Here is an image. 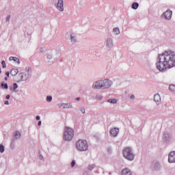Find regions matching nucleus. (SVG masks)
<instances>
[{
  "mask_svg": "<svg viewBox=\"0 0 175 175\" xmlns=\"http://www.w3.org/2000/svg\"><path fill=\"white\" fill-rule=\"evenodd\" d=\"M172 13V10H167L162 14V17H164L165 20H170Z\"/></svg>",
  "mask_w": 175,
  "mask_h": 175,
  "instance_id": "obj_11",
  "label": "nucleus"
},
{
  "mask_svg": "<svg viewBox=\"0 0 175 175\" xmlns=\"http://www.w3.org/2000/svg\"><path fill=\"white\" fill-rule=\"evenodd\" d=\"M1 87H2V88H3L4 90H8V88H9V85H8V83H5L3 82L1 83Z\"/></svg>",
  "mask_w": 175,
  "mask_h": 175,
  "instance_id": "obj_28",
  "label": "nucleus"
},
{
  "mask_svg": "<svg viewBox=\"0 0 175 175\" xmlns=\"http://www.w3.org/2000/svg\"><path fill=\"white\" fill-rule=\"evenodd\" d=\"M17 88H18V85H17V83H14L13 84V92L15 93L18 92V90H17Z\"/></svg>",
  "mask_w": 175,
  "mask_h": 175,
  "instance_id": "obj_24",
  "label": "nucleus"
},
{
  "mask_svg": "<svg viewBox=\"0 0 175 175\" xmlns=\"http://www.w3.org/2000/svg\"><path fill=\"white\" fill-rule=\"evenodd\" d=\"M56 9L59 12H64V0H57V3L55 5Z\"/></svg>",
  "mask_w": 175,
  "mask_h": 175,
  "instance_id": "obj_8",
  "label": "nucleus"
},
{
  "mask_svg": "<svg viewBox=\"0 0 175 175\" xmlns=\"http://www.w3.org/2000/svg\"><path fill=\"white\" fill-rule=\"evenodd\" d=\"M1 73H2V70H1V68H0V75H1Z\"/></svg>",
  "mask_w": 175,
  "mask_h": 175,
  "instance_id": "obj_49",
  "label": "nucleus"
},
{
  "mask_svg": "<svg viewBox=\"0 0 175 175\" xmlns=\"http://www.w3.org/2000/svg\"><path fill=\"white\" fill-rule=\"evenodd\" d=\"M9 60L10 61H14V62H16L17 64H18V65L20 64V59H18L16 57H12L11 56V57H10Z\"/></svg>",
  "mask_w": 175,
  "mask_h": 175,
  "instance_id": "obj_20",
  "label": "nucleus"
},
{
  "mask_svg": "<svg viewBox=\"0 0 175 175\" xmlns=\"http://www.w3.org/2000/svg\"><path fill=\"white\" fill-rule=\"evenodd\" d=\"M5 75H6L7 77H9V76H10V72L9 71H7L5 72Z\"/></svg>",
  "mask_w": 175,
  "mask_h": 175,
  "instance_id": "obj_39",
  "label": "nucleus"
},
{
  "mask_svg": "<svg viewBox=\"0 0 175 175\" xmlns=\"http://www.w3.org/2000/svg\"><path fill=\"white\" fill-rule=\"evenodd\" d=\"M108 152H109V154L111 152V148H108Z\"/></svg>",
  "mask_w": 175,
  "mask_h": 175,
  "instance_id": "obj_43",
  "label": "nucleus"
},
{
  "mask_svg": "<svg viewBox=\"0 0 175 175\" xmlns=\"http://www.w3.org/2000/svg\"><path fill=\"white\" fill-rule=\"evenodd\" d=\"M107 102L109 103L116 104V103H117V99H116V98L109 99L107 100Z\"/></svg>",
  "mask_w": 175,
  "mask_h": 175,
  "instance_id": "obj_31",
  "label": "nucleus"
},
{
  "mask_svg": "<svg viewBox=\"0 0 175 175\" xmlns=\"http://www.w3.org/2000/svg\"><path fill=\"white\" fill-rule=\"evenodd\" d=\"M60 107L62 109H73V105L70 103H62Z\"/></svg>",
  "mask_w": 175,
  "mask_h": 175,
  "instance_id": "obj_16",
  "label": "nucleus"
},
{
  "mask_svg": "<svg viewBox=\"0 0 175 175\" xmlns=\"http://www.w3.org/2000/svg\"><path fill=\"white\" fill-rule=\"evenodd\" d=\"M169 163H175V151L170 152L168 154Z\"/></svg>",
  "mask_w": 175,
  "mask_h": 175,
  "instance_id": "obj_10",
  "label": "nucleus"
},
{
  "mask_svg": "<svg viewBox=\"0 0 175 175\" xmlns=\"http://www.w3.org/2000/svg\"><path fill=\"white\" fill-rule=\"evenodd\" d=\"M10 18H11V16L10 15H8L6 18V23H9V21H10Z\"/></svg>",
  "mask_w": 175,
  "mask_h": 175,
  "instance_id": "obj_37",
  "label": "nucleus"
},
{
  "mask_svg": "<svg viewBox=\"0 0 175 175\" xmlns=\"http://www.w3.org/2000/svg\"><path fill=\"white\" fill-rule=\"evenodd\" d=\"M96 98L98 100H102V96H96Z\"/></svg>",
  "mask_w": 175,
  "mask_h": 175,
  "instance_id": "obj_38",
  "label": "nucleus"
},
{
  "mask_svg": "<svg viewBox=\"0 0 175 175\" xmlns=\"http://www.w3.org/2000/svg\"><path fill=\"white\" fill-rule=\"evenodd\" d=\"M75 146L77 147V150L81 152L88 150V142H87V140L79 139L76 142Z\"/></svg>",
  "mask_w": 175,
  "mask_h": 175,
  "instance_id": "obj_4",
  "label": "nucleus"
},
{
  "mask_svg": "<svg viewBox=\"0 0 175 175\" xmlns=\"http://www.w3.org/2000/svg\"><path fill=\"white\" fill-rule=\"evenodd\" d=\"M14 137L16 139H20L21 137V133L20 131H15L14 133Z\"/></svg>",
  "mask_w": 175,
  "mask_h": 175,
  "instance_id": "obj_22",
  "label": "nucleus"
},
{
  "mask_svg": "<svg viewBox=\"0 0 175 175\" xmlns=\"http://www.w3.org/2000/svg\"><path fill=\"white\" fill-rule=\"evenodd\" d=\"M0 152H5V146L2 144H0Z\"/></svg>",
  "mask_w": 175,
  "mask_h": 175,
  "instance_id": "obj_32",
  "label": "nucleus"
},
{
  "mask_svg": "<svg viewBox=\"0 0 175 175\" xmlns=\"http://www.w3.org/2000/svg\"><path fill=\"white\" fill-rule=\"evenodd\" d=\"M157 69L159 72H166L175 66V53L173 51H165L159 55L156 63Z\"/></svg>",
  "mask_w": 175,
  "mask_h": 175,
  "instance_id": "obj_1",
  "label": "nucleus"
},
{
  "mask_svg": "<svg viewBox=\"0 0 175 175\" xmlns=\"http://www.w3.org/2000/svg\"><path fill=\"white\" fill-rule=\"evenodd\" d=\"M25 72H22L18 74V77H20V79L17 81V83H21V81H27V80L32 77V69L31 67H26Z\"/></svg>",
  "mask_w": 175,
  "mask_h": 175,
  "instance_id": "obj_2",
  "label": "nucleus"
},
{
  "mask_svg": "<svg viewBox=\"0 0 175 175\" xmlns=\"http://www.w3.org/2000/svg\"><path fill=\"white\" fill-rule=\"evenodd\" d=\"M36 120L37 121H39V120H40V116H37L36 117Z\"/></svg>",
  "mask_w": 175,
  "mask_h": 175,
  "instance_id": "obj_40",
  "label": "nucleus"
},
{
  "mask_svg": "<svg viewBox=\"0 0 175 175\" xmlns=\"http://www.w3.org/2000/svg\"><path fill=\"white\" fill-rule=\"evenodd\" d=\"M131 98V99H135V95H131V96L130 97Z\"/></svg>",
  "mask_w": 175,
  "mask_h": 175,
  "instance_id": "obj_44",
  "label": "nucleus"
},
{
  "mask_svg": "<svg viewBox=\"0 0 175 175\" xmlns=\"http://www.w3.org/2000/svg\"><path fill=\"white\" fill-rule=\"evenodd\" d=\"M40 125H42V121L38 122V126H40Z\"/></svg>",
  "mask_w": 175,
  "mask_h": 175,
  "instance_id": "obj_45",
  "label": "nucleus"
},
{
  "mask_svg": "<svg viewBox=\"0 0 175 175\" xmlns=\"http://www.w3.org/2000/svg\"><path fill=\"white\" fill-rule=\"evenodd\" d=\"M70 40L71 44H76V43H77V36L75 34V33L70 34Z\"/></svg>",
  "mask_w": 175,
  "mask_h": 175,
  "instance_id": "obj_13",
  "label": "nucleus"
},
{
  "mask_svg": "<svg viewBox=\"0 0 175 175\" xmlns=\"http://www.w3.org/2000/svg\"><path fill=\"white\" fill-rule=\"evenodd\" d=\"M14 139H11V143H10V148L11 150H14L16 148V145L14 144Z\"/></svg>",
  "mask_w": 175,
  "mask_h": 175,
  "instance_id": "obj_26",
  "label": "nucleus"
},
{
  "mask_svg": "<svg viewBox=\"0 0 175 175\" xmlns=\"http://www.w3.org/2000/svg\"><path fill=\"white\" fill-rule=\"evenodd\" d=\"M75 136V130L70 127L64 128L63 139L65 142H70Z\"/></svg>",
  "mask_w": 175,
  "mask_h": 175,
  "instance_id": "obj_3",
  "label": "nucleus"
},
{
  "mask_svg": "<svg viewBox=\"0 0 175 175\" xmlns=\"http://www.w3.org/2000/svg\"><path fill=\"white\" fill-rule=\"evenodd\" d=\"M2 68H6V63L5 62V60H3L1 62Z\"/></svg>",
  "mask_w": 175,
  "mask_h": 175,
  "instance_id": "obj_35",
  "label": "nucleus"
},
{
  "mask_svg": "<svg viewBox=\"0 0 175 175\" xmlns=\"http://www.w3.org/2000/svg\"><path fill=\"white\" fill-rule=\"evenodd\" d=\"M132 9H134V10H136L137 8H139V4L137 3H133L131 6Z\"/></svg>",
  "mask_w": 175,
  "mask_h": 175,
  "instance_id": "obj_30",
  "label": "nucleus"
},
{
  "mask_svg": "<svg viewBox=\"0 0 175 175\" xmlns=\"http://www.w3.org/2000/svg\"><path fill=\"white\" fill-rule=\"evenodd\" d=\"M76 165V161L73 160L71 162V167H75V166Z\"/></svg>",
  "mask_w": 175,
  "mask_h": 175,
  "instance_id": "obj_36",
  "label": "nucleus"
},
{
  "mask_svg": "<svg viewBox=\"0 0 175 175\" xmlns=\"http://www.w3.org/2000/svg\"><path fill=\"white\" fill-rule=\"evenodd\" d=\"M123 157L128 161H133L135 159V154L132 148L127 147L123 150Z\"/></svg>",
  "mask_w": 175,
  "mask_h": 175,
  "instance_id": "obj_5",
  "label": "nucleus"
},
{
  "mask_svg": "<svg viewBox=\"0 0 175 175\" xmlns=\"http://www.w3.org/2000/svg\"><path fill=\"white\" fill-rule=\"evenodd\" d=\"M113 46V38H107L106 40V47L107 49H111Z\"/></svg>",
  "mask_w": 175,
  "mask_h": 175,
  "instance_id": "obj_14",
  "label": "nucleus"
},
{
  "mask_svg": "<svg viewBox=\"0 0 175 175\" xmlns=\"http://www.w3.org/2000/svg\"><path fill=\"white\" fill-rule=\"evenodd\" d=\"M46 51H47V49H46V47L40 48V54H44Z\"/></svg>",
  "mask_w": 175,
  "mask_h": 175,
  "instance_id": "obj_27",
  "label": "nucleus"
},
{
  "mask_svg": "<svg viewBox=\"0 0 175 175\" xmlns=\"http://www.w3.org/2000/svg\"><path fill=\"white\" fill-rule=\"evenodd\" d=\"M81 112L82 113V114H85V108L81 107L79 108Z\"/></svg>",
  "mask_w": 175,
  "mask_h": 175,
  "instance_id": "obj_34",
  "label": "nucleus"
},
{
  "mask_svg": "<svg viewBox=\"0 0 175 175\" xmlns=\"http://www.w3.org/2000/svg\"><path fill=\"white\" fill-rule=\"evenodd\" d=\"M94 90H103V80L96 81L92 84Z\"/></svg>",
  "mask_w": 175,
  "mask_h": 175,
  "instance_id": "obj_6",
  "label": "nucleus"
},
{
  "mask_svg": "<svg viewBox=\"0 0 175 175\" xmlns=\"http://www.w3.org/2000/svg\"><path fill=\"white\" fill-rule=\"evenodd\" d=\"M5 99H10V95L8 94L6 96H5Z\"/></svg>",
  "mask_w": 175,
  "mask_h": 175,
  "instance_id": "obj_41",
  "label": "nucleus"
},
{
  "mask_svg": "<svg viewBox=\"0 0 175 175\" xmlns=\"http://www.w3.org/2000/svg\"><path fill=\"white\" fill-rule=\"evenodd\" d=\"M118 132H120V130L118 128H113L111 130L110 133L113 137H117Z\"/></svg>",
  "mask_w": 175,
  "mask_h": 175,
  "instance_id": "obj_17",
  "label": "nucleus"
},
{
  "mask_svg": "<svg viewBox=\"0 0 175 175\" xmlns=\"http://www.w3.org/2000/svg\"><path fill=\"white\" fill-rule=\"evenodd\" d=\"M169 90L173 94H175V85H170Z\"/></svg>",
  "mask_w": 175,
  "mask_h": 175,
  "instance_id": "obj_25",
  "label": "nucleus"
},
{
  "mask_svg": "<svg viewBox=\"0 0 175 175\" xmlns=\"http://www.w3.org/2000/svg\"><path fill=\"white\" fill-rule=\"evenodd\" d=\"M53 57H54L53 52H51V53H48V55L46 56V61L50 65L54 64V60L53 59Z\"/></svg>",
  "mask_w": 175,
  "mask_h": 175,
  "instance_id": "obj_12",
  "label": "nucleus"
},
{
  "mask_svg": "<svg viewBox=\"0 0 175 175\" xmlns=\"http://www.w3.org/2000/svg\"><path fill=\"white\" fill-rule=\"evenodd\" d=\"M94 167H95V165L89 164L87 167V169H88V170H89V172H92V170H94Z\"/></svg>",
  "mask_w": 175,
  "mask_h": 175,
  "instance_id": "obj_23",
  "label": "nucleus"
},
{
  "mask_svg": "<svg viewBox=\"0 0 175 175\" xmlns=\"http://www.w3.org/2000/svg\"><path fill=\"white\" fill-rule=\"evenodd\" d=\"M163 142H165V143H170V142H172V134L168 132H165L163 133Z\"/></svg>",
  "mask_w": 175,
  "mask_h": 175,
  "instance_id": "obj_9",
  "label": "nucleus"
},
{
  "mask_svg": "<svg viewBox=\"0 0 175 175\" xmlns=\"http://www.w3.org/2000/svg\"><path fill=\"white\" fill-rule=\"evenodd\" d=\"M4 80H5V81H8V77H5L4 78Z\"/></svg>",
  "mask_w": 175,
  "mask_h": 175,
  "instance_id": "obj_47",
  "label": "nucleus"
},
{
  "mask_svg": "<svg viewBox=\"0 0 175 175\" xmlns=\"http://www.w3.org/2000/svg\"><path fill=\"white\" fill-rule=\"evenodd\" d=\"M113 85V81L110 79H103V90H107Z\"/></svg>",
  "mask_w": 175,
  "mask_h": 175,
  "instance_id": "obj_7",
  "label": "nucleus"
},
{
  "mask_svg": "<svg viewBox=\"0 0 175 175\" xmlns=\"http://www.w3.org/2000/svg\"><path fill=\"white\" fill-rule=\"evenodd\" d=\"M18 73V70L17 68H13L10 71L11 76H16Z\"/></svg>",
  "mask_w": 175,
  "mask_h": 175,
  "instance_id": "obj_21",
  "label": "nucleus"
},
{
  "mask_svg": "<svg viewBox=\"0 0 175 175\" xmlns=\"http://www.w3.org/2000/svg\"><path fill=\"white\" fill-rule=\"evenodd\" d=\"M115 35H120V29L118 27H115L113 29Z\"/></svg>",
  "mask_w": 175,
  "mask_h": 175,
  "instance_id": "obj_29",
  "label": "nucleus"
},
{
  "mask_svg": "<svg viewBox=\"0 0 175 175\" xmlns=\"http://www.w3.org/2000/svg\"><path fill=\"white\" fill-rule=\"evenodd\" d=\"M154 102H155L157 106H159V104L161 103V96L159 94H156L154 95Z\"/></svg>",
  "mask_w": 175,
  "mask_h": 175,
  "instance_id": "obj_15",
  "label": "nucleus"
},
{
  "mask_svg": "<svg viewBox=\"0 0 175 175\" xmlns=\"http://www.w3.org/2000/svg\"><path fill=\"white\" fill-rule=\"evenodd\" d=\"M153 169L154 170H159L161 169V164L159 162H154L153 164Z\"/></svg>",
  "mask_w": 175,
  "mask_h": 175,
  "instance_id": "obj_19",
  "label": "nucleus"
},
{
  "mask_svg": "<svg viewBox=\"0 0 175 175\" xmlns=\"http://www.w3.org/2000/svg\"><path fill=\"white\" fill-rule=\"evenodd\" d=\"M122 175H132V171L129 168H124L122 170Z\"/></svg>",
  "mask_w": 175,
  "mask_h": 175,
  "instance_id": "obj_18",
  "label": "nucleus"
},
{
  "mask_svg": "<svg viewBox=\"0 0 175 175\" xmlns=\"http://www.w3.org/2000/svg\"><path fill=\"white\" fill-rule=\"evenodd\" d=\"M76 100H80V97H77L75 98Z\"/></svg>",
  "mask_w": 175,
  "mask_h": 175,
  "instance_id": "obj_46",
  "label": "nucleus"
},
{
  "mask_svg": "<svg viewBox=\"0 0 175 175\" xmlns=\"http://www.w3.org/2000/svg\"><path fill=\"white\" fill-rule=\"evenodd\" d=\"M51 100H53V96H46V102H48L49 103H50V102H51Z\"/></svg>",
  "mask_w": 175,
  "mask_h": 175,
  "instance_id": "obj_33",
  "label": "nucleus"
},
{
  "mask_svg": "<svg viewBox=\"0 0 175 175\" xmlns=\"http://www.w3.org/2000/svg\"><path fill=\"white\" fill-rule=\"evenodd\" d=\"M4 105H9V100H5V101L4 102Z\"/></svg>",
  "mask_w": 175,
  "mask_h": 175,
  "instance_id": "obj_42",
  "label": "nucleus"
},
{
  "mask_svg": "<svg viewBox=\"0 0 175 175\" xmlns=\"http://www.w3.org/2000/svg\"><path fill=\"white\" fill-rule=\"evenodd\" d=\"M40 158L41 159H43V156L40 155Z\"/></svg>",
  "mask_w": 175,
  "mask_h": 175,
  "instance_id": "obj_48",
  "label": "nucleus"
}]
</instances>
